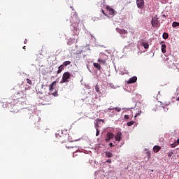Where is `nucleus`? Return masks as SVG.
Here are the masks:
<instances>
[{
  "mask_svg": "<svg viewBox=\"0 0 179 179\" xmlns=\"http://www.w3.org/2000/svg\"><path fill=\"white\" fill-rule=\"evenodd\" d=\"M71 77H73V76L69 73V71L64 72V73H63L62 75V78L60 81V84L69 83Z\"/></svg>",
  "mask_w": 179,
  "mask_h": 179,
  "instance_id": "f257e3e1",
  "label": "nucleus"
},
{
  "mask_svg": "<svg viewBox=\"0 0 179 179\" xmlns=\"http://www.w3.org/2000/svg\"><path fill=\"white\" fill-rule=\"evenodd\" d=\"M70 21L72 23H74V24H79L80 19H79V17L78 16L77 13H76L75 11H73L71 13V16Z\"/></svg>",
  "mask_w": 179,
  "mask_h": 179,
  "instance_id": "f03ea898",
  "label": "nucleus"
},
{
  "mask_svg": "<svg viewBox=\"0 0 179 179\" xmlns=\"http://www.w3.org/2000/svg\"><path fill=\"white\" fill-rule=\"evenodd\" d=\"M108 59V56L107 55L101 53L99 58L98 59V62L101 63L102 64H106Z\"/></svg>",
  "mask_w": 179,
  "mask_h": 179,
  "instance_id": "7ed1b4c3",
  "label": "nucleus"
},
{
  "mask_svg": "<svg viewBox=\"0 0 179 179\" xmlns=\"http://www.w3.org/2000/svg\"><path fill=\"white\" fill-rule=\"evenodd\" d=\"M166 65L170 69L172 68L175 65L174 58L172 56L166 58Z\"/></svg>",
  "mask_w": 179,
  "mask_h": 179,
  "instance_id": "20e7f679",
  "label": "nucleus"
},
{
  "mask_svg": "<svg viewBox=\"0 0 179 179\" xmlns=\"http://www.w3.org/2000/svg\"><path fill=\"white\" fill-rule=\"evenodd\" d=\"M136 3L137 4L138 8L140 9L145 8V1L143 0H136Z\"/></svg>",
  "mask_w": 179,
  "mask_h": 179,
  "instance_id": "39448f33",
  "label": "nucleus"
},
{
  "mask_svg": "<svg viewBox=\"0 0 179 179\" xmlns=\"http://www.w3.org/2000/svg\"><path fill=\"white\" fill-rule=\"evenodd\" d=\"M152 25L153 28H157L158 27V18L157 16L152 17Z\"/></svg>",
  "mask_w": 179,
  "mask_h": 179,
  "instance_id": "423d86ee",
  "label": "nucleus"
},
{
  "mask_svg": "<svg viewBox=\"0 0 179 179\" xmlns=\"http://www.w3.org/2000/svg\"><path fill=\"white\" fill-rule=\"evenodd\" d=\"M113 138H114V134L109 132V133H108V134H106V136L105 137V141L106 143H108L110 141L113 139Z\"/></svg>",
  "mask_w": 179,
  "mask_h": 179,
  "instance_id": "0eeeda50",
  "label": "nucleus"
},
{
  "mask_svg": "<svg viewBox=\"0 0 179 179\" xmlns=\"http://www.w3.org/2000/svg\"><path fill=\"white\" fill-rule=\"evenodd\" d=\"M66 148L67 149H71V150L75 149V150H72L73 153L77 152L78 151V150H79V147L78 145H71V146L66 145Z\"/></svg>",
  "mask_w": 179,
  "mask_h": 179,
  "instance_id": "6e6552de",
  "label": "nucleus"
},
{
  "mask_svg": "<svg viewBox=\"0 0 179 179\" xmlns=\"http://www.w3.org/2000/svg\"><path fill=\"white\" fill-rule=\"evenodd\" d=\"M137 81V77L133 76L132 78H129V80L126 81L127 85L135 83Z\"/></svg>",
  "mask_w": 179,
  "mask_h": 179,
  "instance_id": "1a4fd4ad",
  "label": "nucleus"
},
{
  "mask_svg": "<svg viewBox=\"0 0 179 179\" xmlns=\"http://www.w3.org/2000/svg\"><path fill=\"white\" fill-rule=\"evenodd\" d=\"M57 84V81H53L50 85V87L48 88V90H50V92H52L56 86Z\"/></svg>",
  "mask_w": 179,
  "mask_h": 179,
  "instance_id": "9d476101",
  "label": "nucleus"
},
{
  "mask_svg": "<svg viewBox=\"0 0 179 179\" xmlns=\"http://www.w3.org/2000/svg\"><path fill=\"white\" fill-rule=\"evenodd\" d=\"M117 31L121 35H127L128 34V31L126 29H117Z\"/></svg>",
  "mask_w": 179,
  "mask_h": 179,
  "instance_id": "9b49d317",
  "label": "nucleus"
},
{
  "mask_svg": "<svg viewBox=\"0 0 179 179\" xmlns=\"http://www.w3.org/2000/svg\"><path fill=\"white\" fill-rule=\"evenodd\" d=\"M115 141H121L122 140V133L121 132H118L117 134H116V136H115Z\"/></svg>",
  "mask_w": 179,
  "mask_h": 179,
  "instance_id": "f8f14e48",
  "label": "nucleus"
},
{
  "mask_svg": "<svg viewBox=\"0 0 179 179\" xmlns=\"http://www.w3.org/2000/svg\"><path fill=\"white\" fill-rule=\"evenodd\" d=\"M162 149V147L159 145H155L153 148V151L155 153H158Z\"/></svg>",
  "mask_w": 179,
  "mask_h": 179,
  "instance_id": "ddd939ff",
  "label": "nucleus"
},
{
  "mask_svg": "<svg viewBox=\"0 0 179 179\" xmlns=\"http://www.w3.org/2000/svg\"><path fill=\"white\" fill-rule=\"evenodd\" d=\"M166 44L164 42H162V53H166Z\"/></svg>",
  "mask_w": 179,
  "mask_h": 179,
  "instance_id": "4468645a",
  "label": "nucleus"
},
{
  "mask_svg": "<svg viewBox=\"0 0 179 179\" xmlns=\"http://www.w3.org/2000/svg\"><path fill=\"white\" fill-rule=\"evenodd\" d=\"M64 69L63 65H61L59 67H58V70H57V74L61 73L63 71Z\"/></svg>",
  "mask_w": 179,
  "mask_h": 179,
  "instance_id": "2eb2a0df",
  "label": "nucleus"
},
{
  "mask_svg": "<svg viewBox=\"0 0 179 179\" xmlns=\"http://www.w3.org/2000/svg\"><path fill=\"white\" fill-rule=\"evenodd\" d=\"M17 95H19V96H18V98H17L18 99L26 97V96H24V92H18V93L17 94Z\"/></svg>",
  "mask_w": 179,
  "mask_h": 179,
  "instance_id": "dca6fc26",
  "label": "nucleus"
},
{
  "mask_svg": "<svg viewBox=\"0 0 179 179\" xmlns=\"http://www.w3.org/2000/svg\"><path fill=\"white\" fill-rule=\"evenodd\" d=\"M94 66L96 69L101 70V66L99 64V63H94Z\"/></svg>",
  "mask_w": 179,
  "mask_h": 179,
  "instance_id": "f3484780",
  "label": "nucleus"
},
{
  "mask_svg": "<svg viewBox=\"0 0 179 179\" xmlns=\"http://www.w3.org/2000/svg\"><path fill=\"white\" fill-rule=\"evenodd\" d=\"M113 155L110 152H106V157H108V158H110V157H113Z\"/></svg>",
  "mask_w": 179,
  "mask_h": 179,
  "instance_id": "a211bd4d",
  "label": "nucleus"
},
{
  "mask_svg": "<svg viewBox=\"0 0 179 179\" xmlns=\"http://www.w3.org/2000/svg\"><path fill=\"white\" fill-rule=\"evenodd\" d=\"M142 45H143V46L144 47L145 49H148V48L150 47L148 43H146V42H143Z\"/></svg>",
  "mask_w": 179,
  "mask_h": 179,
  "instance_id": "6ab92c4d",
  "label": "nucleus"
},
{
  "mask_svg": "<svg viewBox=\"0 0 179 179\" xmlns=\"http://www.w3.org/2000/svg\"><path fill=\"white\" fill-rule=\"evenodd\" d=\"M178 24H179V22H173L172 23V27H173V28H176V27H178Z\"/></svg>",
  "mask_w": 179,
  "mask_h": 179,
  "instance_id": "aec40b11",
  "label": "nucleus"
},
{
  "mask_svg": "<svg viewBox=\"0 0 179 179\" xmlns=\"http://www.w3.org/2000/svg\"><path fill=\"white\" fill-rule=\"evenodd\" d=\"M162 37L164 40H166L169 37V34L167 33H164Z\"/></svg>",
  "mask_w": 179,
  "mask_h": 179,
  "instance_id": "412c9836",
  "label": "nucleus"
},
{
  "mask_svg": "<svg viewBox=\"0 0 179 179\" xmlns=\"http://www.w3.org/2000/svg\"><path fill=\"white\" fill-rule=\"evenodd\" d=\"M70 64H71V62L70 61H66V62H63V64H62V66H69L70 65Z\"/></svg>",
  "mask_w": 179,
  "mask_h": 179,
  "instance_id": "4be33fe9",
  "label": "nucleus"
},
{
  "mask_svg": "<svg viewBox=\"0 0 179 179\" xmlns=\"http://www.w3.org/2000/svg\"><path fill=\"white\" fill-rule=\"evenodd\" d=\"M108 11L110 15H114V13L115 12L113 8H109Z\"/></svg>",
  "mask_w": 179,
  "mask_h": 179,
  "instance_id": "5701e85b",
  "label": "nucleus"
},
{
  "mask_svg": "<svg viewBox=\"0 0 179 179\" xmlns=\"http://www.w3.org/2000/svg\"><path fill=\"white\" fill-rule=\"evenodd\" d=\"M135 124V122L134 121H130V122H127V126L128 127H131L133 124Z\"/></svg>",
  "mask_w": 179,
  "mask_h": 179,
  "instance_id": "b1692460",
  "label": "nucleus"
},
{
  "mask_svg": "<svg viewBox=\"0 0 179 179\" xmlns=\"http://www.w3.org/2000/svg\"><path fill=\"white\" fill-rule=\"evenodd\" d=\"M141 113H142V111L141 110H138V112L136 113L134 117H136L137 116L141 115Z\"/></svg>",
  "mask_w": 179,
  "mask_h": 179,
  "instance_id": "393cba45",
  "label": "nucleus"
},
{
  "mask_svg": "<svg viewBox=\"0 0 179 179\" xmlns=\"http://www.w3.org/2000/svg\"><path fill=\"white\" fill-rule=\"evenodd\" d=\"M95 91H96V92H97V93H99V92H100L99 87V85H95Z\"/></svg>",
  "mask_w": 179,
  "mask_h": 179,
  "instance_id": "a878e982",
  "label": "nucleus"
},
{
  "mask_svg": "<svg viewBox=\"0 0 179 179\" xmlns=\"http://www.w3.org/2000/svg\"><path fill=\"white\" fill-rule=\"evenodd\" d=\"M27 83L30 85H33V82L29 78L27 79Z\"/></svg>",
  "mask_w": 179,
  "mask_h": 179,
  "instance_id": "bb28decb",
  "label": "nucleus"
},
{
  "mask_svg": "<svg viewBox=\"0 0 179 179\" xmlns=\"http://www.w3.org/2000/svg\"><path fill=\"white\" fill-rule=\"evenodd\" d=\"M173 154V152H169L167 153V155H168L169 157H171Z\"/></svg>",
  "mask_w": 179,
  "mask_h": 179,
  "instance_id": "cd10ccee",
  "label": "nucleus"
},
{
  "mask_svg": "<svg viewBox=\"0 0 179 179\" xmlns=\"http://www.w3.org/2000/svg\"><path fill=\"white\" fill-rule=\"evenodd\" d=\"M114 109L115 110V111H117V112L121 111V108L116 107V108H114Z\"/></svg>",
  "mask_w": 179,
  "mask_h": 179,
  "instance_id": "c85d7f7f",
  "label": "nucleus"
},
{
  "mask_svg": "<svg viewBox=\"0 0 179 179\" xmlns=\"http://www.w3.org/2000/svg\"><path fill=\"white\" fill-rule=\"evenodd\" d=\"M96 136H98L99 135V129H96Z\"/></svg>",
  "mask_w": 179,
  "mask_h": 179,
  "instance_id": "c756f323",
  "label": "nucleus"
},
{
  "mask_svg": "<svg viewBox=\"0 0 179 179\" xmlns=\"http://www.w3.org/2000/svg\"><path fill=\"white\" fill-rule=\"evenodd\" d=\"M52 94L55 96H58V92H53Z\"/></svg>",
  "mask_w": 179,
  "mask_h": 179,
  "instance_id": "7c9ffc66",
  "label": "nucleus"
},
{
  "mask_svg": "<svg viewBox=\"0 0 179 179\" xmlns=\"http://www.w3.org/2000/svg\"><path fill=\"white\" fill-rule=\"evenodd\" d=\"M101 13H102V14H103L104 15L107 16L106 13L103 9H101Z\"/></svg>",
  "mask_w": 179,
  "mask_h": 179,
  "instance_id": "2f4dec72",
  "label": "nucleus"
},
{
  "mask_svg": "<svg viewBox=\"0 0 179 179\" xmlns=\"http://www.w3.org/2000/svg\"><path fill=\"white\" fill-rule=\"evenodd\" d=\"M124 119L125 120H129V116L128 115H124Z\"/></svg>",
  "mask_w": 179,
  "mask_h": 179,
  "instance_id": "473e14b6",
  "label": "nucleus"
},
{
  "mask_svg": "<svg viewBox=\"0 0 179 179\" xmlns=\"http://www.w3.org/2000/svg\"><path fill=\"white\" fill-rule=\"evenodd\" d=\"M106 162L111 164L112 163V160L109 159L106 160Z\"/></svg>",
  "mask_w": 179,
  "mask_h": 179,
  "instance_id": "72a5a7b5",
  "label": "nucleus"
},
{
  "mask_svg": "<svg viewBox=\"0 0 179 179\" xmlns=\"http://www.w3.org/2000/svg\"><path fill=\"white\" fill-rule=\"evenodd\" d=\"M109 146H110V147H114V145H113V143H109Z\"/></svg>",
  "mask_w": 179,
  "mask_h": 179,
  "instance_id": "f704fd0d",
  "label": "nucleus"
},
{
  "mask_svg": "<svg viewBox=\"0 0 179 179\" xmlns=\"http://www.w3.org/2000/svg\"><path fill=\"white\" fill-rule=\"evenodd\" d=\"M98 127H99L98 124L95 125L96 130H97Z\"/></svg>",
  "mask_w": 179,
  "mask_h": 179,
  "instance_id": "c9c22d12",
  "label": "nucleus"
},
{
  "mask_svg": "<svg viewBox=\"0 0 179 179\" xmlns=\"http://www.w3.org/2000/svg\"><path fill=\"white\" fill-rule=\"evenodd\" d=\"M108 110H115V108H108Z\"/></svg>",
  "mask_w": 179,
  "mask_h": 179,
  "instance_id": "e433bc0d",
  "label": "nucleus"
},
{
  "mask_svg": "<svg viewBox=\"0 0 179 179\" xmlns=\"http://www.w3.org/2000/svg\"><path fill=\"white\" fill-rule=\"evenodd\" d=\"M12 113H17V111L16 110H11Z\"/></svg>",
  "mask_w": 179,
  "mask_h": 179,
  "instance_id": "4c0bfd02",
  "label": "nucleus"
},
{
  "mask_svg": "<svg viewBox=\"0 0 179 179\" xmlns=\"http://www.w3.org/2000/svg\"><path fill=\"white\" fill-rule=\"evenodd\" d=\"M99 121L101 122H104L103 120H99Z\"/></svg>",
  "mask_w": 179,
  "mask_h": 179,
  "instance_id": "58836bf2",
  "label": "nucleus"
},
{
  "mask_svg": "<svg viewBox=\"0 0 179 179\" xmlns=\"http://www.w3.org/2000/svg\"><path fill=\"white\" fill-rule=\"evenodd\" d=\"M148 156L150 157V152H148Z\"/></svg>",
  "mask_w": 179,
  "mask_h": 179,
  "instance_id": "ea45409f",
  "label": "nucleus"
},
{
  "mask_svg": "<svg viewBox=\"0 0 179 179\" xmlns=\"http://www.w3.org/2000/svg\"><path fill=\"white\" fill-rule=\"evenodd\" d=\"M177 143L179 145V138L177 140Z\"/></svg>",
  "mask_w": 179,
  "mask_h": 179,
  "instance_id": "a19ab883",
  "label": "nucleus"
},
{
  "mask_svg": "<svg viewBox=\"0 0 179 179\" xmlns=\"http://www.w3.org/2000/svg\"><path fill=\"white\" fill-rule=\"evenodd\" d=\"M71 8L72 9V10H73V11H74V10H73V7H72V6H71Z\"/></svg>",
  "mask_w": 179,
  "mask_h": 179,
  "instance_id": "79ce46f5",
  "label": "nucleus"
},
{
  "mask_svg": "<svg viewBox=\"0 0 179 179\" xmlns=\"http://www.w3.org/2000/svg\"><path fill=\"white\" fill-rule=\"evenodd\" d=\"M162 17H166V15H162Z\"/></svg>",
  "mask_w": 179,
  "mask_h": 179,
  "instance_id": "37998d69",
  "label": "nucleus"
},
{
  "mask_svg": "<svg viewBox=\"0 0 179 179\" xmlns=\"http://www.w3.org/2000/svg\"><path fill=\"white\" fill-rule=\"evenodd\" d=\"M176 100H177V101H179V96H178V98Z\"/></svg>",
  "mask_w": 179,
  "mask_h": 179,
  "instance_id": "c03bdc74",
  "label": "nucleus"
},
{
  "mask_svg": "<svg viewBox=\"0 0 179 179\" xmlns=\"http://www.w3.org/2000/svg\"><path fill=\"white\" fill-rule=\"evenodd\" d=\"M75 151V149H71V152Z\"/></svg>",
  "mask_w": 179,
  "mask_h": 179,
  "instance_id": "a18cd8bd",
  "label": "nucleus"
},
{
  "mask_svg": "<svg viewBox=\"0 0 179 179\" xmlns=\"http://www.w3.org/2000/svg\"><path fill=\"white\" fill-rule=\"evenodd\" d=\"M122 37L124 38H126V37H127V36H123Z\"/></svg>",
  "mask_w": 179,
  "mask_h": 179,
  "instance_id": "49530a36",
  "label": "nucleus"
},
{
  "mask_svg": "<svg viewBox=\"0 0 179 179\" xmlns=\"http://www.w3.org/2000/svg\"><path fill=\"white\" fill-rule=\"evenodd\" d=\"M26 43H27V40H25V41H24V43H25V44H26Z\"/></svg>",
  "mask_w": 179,
  "mask_h": 179,
  "instance_id": "de8ad7c7",
  "label": "nucleus"
},
{
  "mask_svg": "<svg viewBox=\"0 0 179 179\" xmlns=\"http://www.w3.org/2000/svg\"><path fill=\"white\" fill-rule=\"evenodd\" d=\"M23 49H25V46L23 47Z\"/></svg>",
  "mask_w": 179,
  "mask_h": 179,
  "instance_id": "09e8293b",
  "label": "nucleus"
},
{
  "mask_svg": "<svg viewBox=\"0 0 179 179\" xmlns=\"http://www.w3.org/2000/svg\"><path fill=\"white\" fill-rule=\"evenodd\" d=\"M178 27H179V22H178Z\"/></svg>",
  "mask_w": 179,
  "mask_h": 179,
  "instance_id": "8fccbe9b",
  "label": "nucleus"
}]
</instances>
